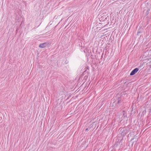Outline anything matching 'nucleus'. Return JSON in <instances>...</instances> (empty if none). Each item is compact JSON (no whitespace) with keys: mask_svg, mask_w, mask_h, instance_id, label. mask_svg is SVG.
<instances>
[{"mask_svg":"<svg viewBox=\"0 0 151 151\" xmlns=\"http://www.w3.org/2000/svg\"><path fill=\"white\" fill-rule=\"evenodd\" d=\"M49 43L47 42H45L43 43L40 44L39 45V47L40 48H43L45 47L48 45Z\"/></svg>","mask_w":151,"mask_h":151,"instance_id":"3","label":"nucleus"},{"mask_svg":"<svg viewBox=\"0 0 151 151\" xmlns=\"http://www.w3.org/2000/svg\"><path fill=\"white\" fill-rule=\"evenodd\" d=\"M128 129L126 128H123L119 131V132L122 135L124 136L128 132Z\"/></svg>","mask_w":151,"mask_h":151,"instance_id":"1","label":"nucleus"},{"mask_svg":"<svg viewBox=\"0 0 151 151\" xmlns=\"http://www.w3.org/2000/svg\"><path fill=\"white\" fill-rule=\"evenodd\" d=\"M139 70V69L136 68L132 71L130 73V76H132L135 74Z\"/></svg>","mask_w":151,"mask_h":151,"instance_id":"2","label":"nucleus"},{"mask_svg":"<svg viewBox=\"0 0 151 151\" xmlns=\"http://www.w3.org/2000/svg\"><path fill=\"white\" fill-rule=\"evenodd\" d=\"M117 105H119L122 102V98L120 97H119L117 99Z\"/></svg>","mask_w":151,"mask_h":151,"instance_id":"4","label":"nucleus"},{"mask_svg":"<svg viewBox=\"0 0 151 151\" xmlns=\"http://www.w3.org/2000/svg\"><path fill=\"white\" fill-rule=\"evenodd\" d=\"M150 11V9H148L147 10V11L146 12V15H147L149 14V13Z\"/></svg>","mask_w":151,"mask_h":151,"instance_id":"5","label":"nucleus"}]
</instances>
